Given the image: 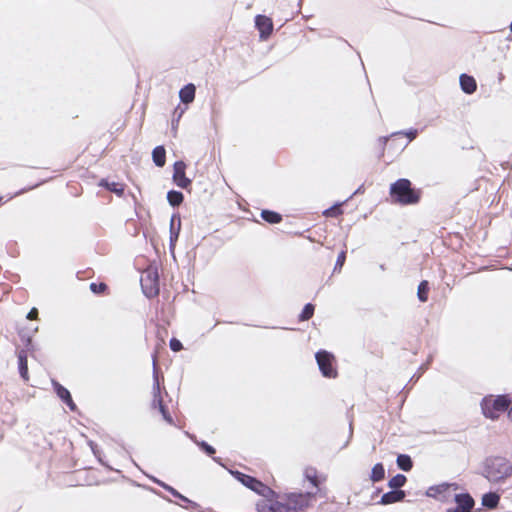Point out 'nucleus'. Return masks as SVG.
Returning a JSON list of instances; mask_svg holds the SVG:
<instances>
[{"instance_id":"5701e85b","label":"nucleus","mask_w":512,"mask_h":512,"mask_svg":"<svg viewBox=\"0 0 512 512\" xmlns=\"http://www.w3.org/2000/svg\"><path fill=\"white\" fill-rule=\"evenodd\" d=\"M385 476V470H384V467L381 463H378L376 465H374V467L372 468V472H371V480L373 482H378L380 480H382Z\"/></svg>"},{"instance_id":"f704fd0d","label":"nucleus","mask_w":512,"mask_h":512,"mask_svg":"<svg viewBox=\"0 0 512 512\" xmlns=\"http://www.w3.org/2000/svg\"><path fill=\"white\" fill-rule=\"evenodd\" d=\"M170 348L175 352L180 351L182 349V343L179 340L173 338L170 341Z\"/></svg>"},{"instance_id":"c756f323","label":"nucleus","mask_w":512,"mask_h":512,"mask_svg":"<svg viewBox=\"0 0 512 512\" xmlns=\"http://www.w3.org/2000/svg\"><path fill=\"white\" fill-rule=\"evenodd\" d=\"M305 477L313 484V486L316 487L318 485L316 470L312 468L306 469Z\"/></svg>"},{"instance_id":"bb28decb","label":"nucleus","mask_w":512,"mask_h":512,"mask_svg":"<svg viewBox=\"0 0 512 512\" xmlns=\"http://www.w3.org/2000/svg\"><path fill=\"white\" fill-rule=\"evenodd\" d=\"M418 298L421 302H426L428 299V282L422 281L418 286Z\"/></svg>"},{"instance_id":"1a4fd4ad","label":"nucleus","mask_w":512,"mask_h":512,"mask_svg":"<svg viewBox=\"0 0 512 512\" xmlns=\"http://www.w3.org/2000/svg\"><path fill=\"white\" fill-rule=\"evenodd\" d=\"M185 163L182 161H177L174 164V173H173V180L176 183L177 186L186 189L190 184V179L186 178L185 176Z\"/></svg>"},{"instance_id":"a878e982","label":"nucleus","mask_w":512,"mask_h":512,"mask_svg":"<svg viewBox=\"0 0 512 512\" xmlns=\"http://www.w3.org/2000/svg\"><path fill=\"white\" fill-rule=\"evenodd\" d=\"M405 483L406 477L402 474H397L389 480L388 485L390 488L397 490L398 488L404 486Z\"/></svg>"},{"instance_id":"a211bd4d","label":"nucleus","mask_w":512,"mask_h":512,"mask_svg":"<svg viewBox=\"0 0 512 512\" xmlns=\"http://www.w3.org/2000/svg\"><path fill=\"white\" fill-rule=\"evenodd\" d=\"M18 362H19V372L21 377L24 380H28V366H27V356L24 351H20L18 354Z\"/></svg>"},{"instance_id":"473e14b6","label":"nucleus","mask_w":512,"mask_h":512,"mask_svg":"<svg viewBox=\"0 0 512 512\" xmlns=\"http://www.w3.org/2000/svg\"><path fill=\"white\" fill-rule=\"evenodd\" d=\"M345 259H346V253L344 251H342L337 257L335 270L338 268L341 269V267L343 266V264L345 262Z\"/></svg>"},{"instance_id":"39448f33","label":"nucleus","mask_w":512,"mask_h":512,"mask_svg":"<svg viewBox=\"0 0 512 512\" xmlns=\"http://www.w3.org/2000/svg\"><path fill=\"white\" fill-rule=\"evenodd\" d=\"M141 287L143 293L152 298L159 293V280H158V272L155 267H149L145 271H143L141 275Z\"/></svg>"},{"instance_id":"f257e3e1","label":"nucleus","mask_w":512,"mask_h":512,"mask_svg":"<svg viewBox=\"0 0 512 512\" xmlns=\"http://www.w3.org/2000/svg\"><path fill=\"white\" fill-rule=\"evenodd\" d=\"M483 476L492 484H501L512 476V464L503 457H491L484 463Z\"/></svg>"},{"instance_id":"58836bf2","label":"nucleus","mask_w":512,"mask_h":512,"mask_svg":"<svg viewBox=\"0 0 512 512\" xmlns=\"http://www.w3.org/2000/svg\"><path fill=\"white\" fill-rule=\"evenodd\" d=\"M446 512H458L455 508L448 509Z\"/></svg>"},{"instance_id":"ddd939ff","label":"nucleus","mask_w":512,"mask_h":512,"mask_svg":"<svg viewBox=\"0 0 512 512\" xmlns=\"http://www.w3.org/2000/svg\"><path fill=\"white\" fill-rule=\"evenodd\" d=\"M460 86H461V89L467 94H472L477 89V84H476L475 79L472 76H469L467 74H462L460 76Z\"/></svg>"},{"instance_id":"0eeeda50","label":"nucleus","mask_w":512,"mask_h":512,"mask_svg":"<svg viewBox=\"0 0 512 512\" xmlns=\"http://www.w3.org/2000/svg\"><path fill=\"white\" fill-rule=\"evenodd\" d=\"M316 360L323 376L330 378L336 377L337 372L332 365L334 357L331 353L327 351H319L316 353Z\"/></svg>"},{"instance_id":"7ed1b4c3","label":"nucleus","mask_w":512,"mask_h":512,"mask_svg":"<svg viewBox=\"0 0 512 512\" xmlns=\"http://www.w3.org/2000/svg\"><path fill=\"white\" fill-rule=\"evenodd\" d=\"M410 181L407 179H399L391 185L390 195L394 202L400 204H414L418 201L417 194L411 189Z\"/></svg>"},{"instance_id":"6e6552de","label":"nucleus","mask_w":512,"mask_h":512,"mask_svg":"<svg viewBox=\"0 0 512 512\" xmlns=\"http://www.w3.org/2000/svg\"><path fill=\"white\" fill-rule=\"evenodd\" d=\"M255 26L259 31L261 40H267L273 32V21L265 15H257L255 17Z\"/></svg>"},{"instance_id":"f8f14e48","label":"nucleus","mask_w":512,"mask_h":512,"mask_svg":"<svg viewBox=\"0 0 512 512\" xmlns=\"http://www.w3.org/2000/svg\"><path fill=\"white\" fill-rule=\"evenodd\" d=\"M53 385L55 388V391L57 395L69 406V408L74 411L75 410V404L71 398L70 392L64 388L59 383L53 381Z\"/></svg>"},{"instance_id":"9d476101","label":"nucleus","mask_w":512,"mask_h":512,"mask_svg":"<svg viewBox=\"0 0 512 512\" xmlns=\"http://www.w3.org/2000/svg\"><path fill=\"white\" fill-rule=\"evenodd\" d=\"M232 474L246 487L250 488L251 490L260 493L261 489L264 488V485L258 481L257 479L243 474L241 472H232Z\"/></svg>"},{"instance_id":"20e7f679","label":"nucleus","mask_w":512,"mask_h":512,"mask_svg":"<svg viewBox=\"0 0 512 512\" xmlns=\"http://www.w3.org/2000/svg\"><path fill=\"white\" fill-rule=\"evenodd\" d=\"M510 404L509 399L506 396H488L482 400L481 407L483 414L487 418L497 419L501 412L508 409Z\"/></svg>"},{"instance_id":"c9c22d12","label":"nucleus","mask_w":512,"mask_h":512,"mask_svg":"<svg viewBox=\"0 0 512 512\" xmlns=\"http://www.w3.org/2000/svg\"><path fill=\"white\" fill-rule=\"evenodd\" d=\"M106 288V285L101 283L99 285H97L96 283H91L90 285V289L94 292V293H99V292H102L104 289Z\"/></svg>"},{"instance_id":"f03ea898","label":"nucleus","mask_w":512,"mask_h":512,"mask_svg":"<svg viewBox=\"0 0 512 512\" xmlns=\"http://www.w3.org/2000/svg\"><path fill=\"white\" fill-rule=\"evenodd\" d=\"M313 498L312 493H291L287 495L285 503L276 502L272 504V512H297L310 505Z\"/></svg>"},{"instance_id":"393cba45","label":"nucleus","mask_w":512,"mask_h":512,"mask_svg":"<svg viewBox=\"0 0 512 512\" xmlns=\"http://www.w3.org/2000/svg\"><path fill=\"white\" fill-rule=\"evenodd\" d=\"M167 199L172 206H178L183 201V194L178 191H170L167 194Z\"/></svg>"},{"instance_id":"aec40b11","label":"nucleus","mask_w":512,"mask_h":512,"mask_svg":"<svg viewBox=\"0 0 512 512\" xmlns=\"http://www.w3.org/2000/svg\"><path fill=\"white\" fill-rule=\"evenodd\" d=\"M152 157L154 163L158 167H162L165 164V149L162 146H157L152 152Z\"/></svg>"},{"instance_id":"ea45409f","label":"nucleus","mask_w":512,"mask_h":512,"mask_svg":"<svg viewBox=\"0 0 512 512\" xmlns=\"http://www.w3.org/2000/svg\"><path fill=\"white\" fill-rule=\"evenodd\" d=\"M510 30H511V32H512V21H511V24H510Z\"/></svg>"},{"instance_id":"e433bc0d","label":"nucleus","mask_w":512,"mask_h":512,"mask_svg":"<svg viewBox=\"0 0 512 512\" xmlns=\"http://www.w3.org/2000/svg\"><path fill=\"white\" fill-rule=\"evenodd\" d=\"M37 315H38L37 309L36 308H32L30 310V312L28 313L27 318L30 319V320H33V319L37 318Z\"/></svg>"},{"instance_id":"4be33fe9","label":"nucleus","mask_w":512,"mask_h":512,"mask_svg":"<svg viewBox=\"0 0 512 512\" xmlns=\"http://www.w3.org/2000/svg\"><path fill=\"white\" fill-rule=\"evenodd\" d=\"M261 216L265 221L271 224L279 223L282 220V216L279 213L269 210H263Z\"/></svg>"},{"instance_id":"2f4dec72","label":"nucleus","mask_w":512,"mask_h":512,"mask_svg":"<svg viewBox=\"0 0 512 512\" xmlns=\"http://www.w3.org/2000/svg\"><path fill=\"white\" fill-rule=\"evenodd\" d=\"M341 213V209L339 206L335 205L324 211V215L328 217H336Z\"/></svg>"},{"instance_id":"423d86ee","label":"nucleus","mask_w":512,"mask_h":512,"mask_svg":"<svg viewBox=\"0 0 512 512\" xmlns=\"http://www.w3.org/2000/svg\"><path fill=\"white\" fill-rule=\"evenodd\" d=\"M155 366H156V362L154 361V367ZM153 378H154V383H153V387H152V394H153L152 407L158 408L160 413L162 414L164 420L171 424L173 422V420H172L171 416L169 415V413L167 412L165 406L162 403V399L160 396V383H159L158 375H157V372L155 369H154Z\"/></svg>"},{"instance_id":"9b49d317","label":"nucleus","mask_w":512,"mask_h":512,"mask_svg":"<svg viewBox=\"0 0 512 512\" xmlns=\"http://www.w3.org/2000/svg\"><path fill=\"white\" fill-rule=\"evenodd\" d=\"M455 502L457 507L455 508L458 512H471L474 506L473 498L467 493L455 494Z\"/></svg>"},{"instance_id":"2eb2a0df","label":"nucleus","mask_w":512,"mask_h":512,"mask_svg":"<svg viewBox=\"0 0 512 512\" xmlns=\"http://www.w3.org/2000/svg\"><path fill=\"white\" fill-rule=\"evenodd\" d=\"M195 91H196V88L194 86V84H187L185 85L179 92V97L181 99V101L185 104H189L191 102H193L194 98H195Z\"/></svg>"},{"instance_id":"4c0bfd02","label":"nucleus","mask_w":512,"mask_h":512,"mask_svg":"<svg viewBox=\"0 0 512 512\" xmlns=\"http://www.w3.org/2000/svg\"><path fill=\"white\" fill-rule=\"evenodd\" d=\"M508 417L512 420V407L508 411Z\"/></svg>"},{"instance_id":"cd10ccee","label":"nucleus","mask_w":512,"mask_h":512,"mask_svg":"<svg viewBox=\"0 0 512 512\" xmlns=\"http://www.w3.org/2000/svg\"><path fill=\"white\" fill-rule=\"evenodd\" d=\"M313 313H314V306L310 303L306 304L301 315H300V319L302 321L308 320L313 316Z\"/></svg>"},{"instance_id":"f3484780","label":"nucleus","mask_w":512,"mask_h":512,"mask_svg":"<svg viewBox=\"0 0 512 512\" xmlns=\"http://www.w3.org/2000/svg\"><path fill=\"white\" fill-rule=\"evenodd\" d=\"M499 495L493 492H489L483 495L482 504L487 508H495L499 503Z\"/></svg>"},{"instance_id":"4468645a","label":"nucleus","mask_w":512,"mask_h":512,"mask_svg":"<svg viewBox=\"0 0 512 512\" xmlns=\"http://www.w3.org/2000/svg\"><path fill=\"white\" fill-rule=\"evenodd\" d=\"M404 497H405L404 491L393 490V491L385 493L382 496L380 503L383 505L392 504V503L399 502V501L403 500Z\"/></svg>"},{"instance_id":"6ab92c4d","label":"nucleus","mask_w":512,"mask_h":512,"mask_svg":"<svg viewBox=\"0 0 512 512\" xmlns=\"http://www.w3.org/2000/svg\"><path fill=\"white\" fill-rule=\"evenodd\" d=\"M180 218L173 216L170 223V241L173 243L177 240L180 231Z\"/></svg>"},{"instance_id":"412c9836","label":"nucleus","mask_w":512,"mask_h":512,"mask_svg":"<svg viewBox=\"0 0 512 512\" xmlns=\"http://www.w3.org/2000/svg\"><path fill=\"white\" fill-rule=\"evenodd\" d=\"M100 186L106 187L108 190L116 193L117 195H122L124 192V187L120 183L116 182H108L107 180H101Z\"/></svg>"},{"instance_id":"dca6fc26","label":"nucleus","mask_w":512,"mask_h":512,"mask_svg":"<svg viewBox=\"0 0 512 512\" xmlns=\"http://www.w3.org/2000/svg\"><path fill=\"white\" fill-rule=\"evenodd\" d=\"M450 489L456 491L458 489L457 484H441L435 487H430L427 495L435 497L437 494L444 493L446 491H449Z\"/></svg>"},{"instance_id":"72a5a7b5","label":"nucleus","mask_w":512,"mask_h":512,"mask_svg":"<svg viewBox=\"0 0 512 512\" xmlns=\"http://www.w3.org/2000/svg\"><path fill=\"white\" fill-rule=\"evenodd\" d=\"M198 445L208 454L213 455L215 453V449L207 444L206 442H200Z\"/></svg>"},{"instance_id":"a19ab883","label":"nucleus","mask_w":512,"mask_h":512,"mask_svg":"<svg viewBox=\"0 0 512 512\" xmlns=\"http://www.w3.org/2000/svg\"><path fill=\"white\" fill-rule=\"evenodd\" d=\"M2 200V198L0 197V201Z\"/></svg>"},{"instance_id":"b1692460","label":"nucleus","mask_w":512,"mask_h":512,"mask_svg":"<svg viewBox=\"0 0 512 512\" xmlns=\"http://www.w3.org/2000/svg\"><path fill=\"white\" fill-rule=\"evenodd\" d=\"M397 465L404 471H409L412 468V461L408 455L401 454L397 457Z\"/></svg>"},{"instance_id":"7c9ffc66","label":"nucleus","mask_w":512,"mask_h":512,"mask_svg":"<svg viewBox=\"0 0 512 512\" xmlns=\"http://www.w3.org/2000/svg\"><path fill=\"white\" fill-rule=\"evenodd\" d=\"M158 484H160L161 486H163L165 489H167L169 492H171L174 496L176 497H179L181 500L185 501V502H191L189 499H187L186 497H184L183 495H181L180 493H178L174 488L170 487V486H167L159 481H156Z\"/></svg>"},{"instance_id":"c85d7f7f","label":"nucleus","mask_w":512,"mask_h":512,"mask_svg":"<svg viewBox=\"0 0 512 512\" xmlns=\"http://www.w3.org/2000/svg\"><path fill=\"white\" fill-rule=\"evenodd\" d=\"M416 136V131L410 133H404L402 131H397L391 135L393 138H404L407 140V143L410 142Z\"/></svg>"}]
</instances>
